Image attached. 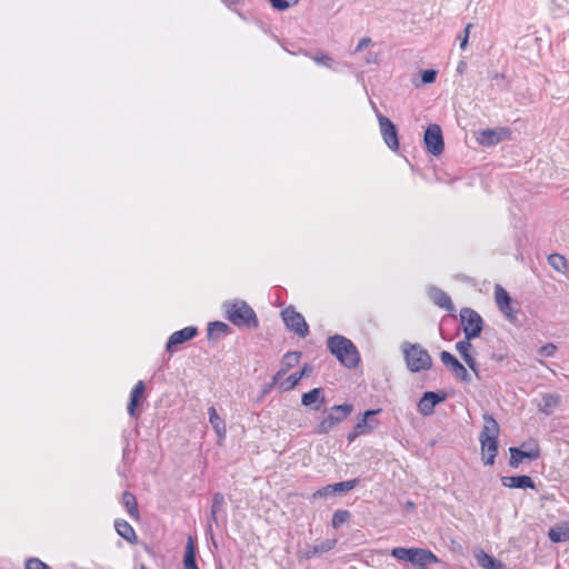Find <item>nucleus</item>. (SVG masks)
Listing matches in <instances>:
<instances>
[{
  "instance_id": "obj_1",
  "label": "nucleus",
  "mask_w": 569,
  "mask_h": 569,
  "mask_svg": "<svg viewBox=\"0 0 569 569\" xmlns=\"http://www.w3.org/2000/svg\"><path fill=\"white\" fill-rule=\"evenodd\" d=\"M226 318L239 328H258L259 321L254 310L241 299L227 300L222 303Z\"/></svg>"
},
{
  "instance_id": "obj_2",
  "label": "nucleus",
  "mask_w": 569,
  "mask_h": 569,
  "mask_svg": "<svg viewBox=\"0 0 569 569\" xmlns=\"http://www.w3.org/2000/svg\"><path fill=\"white\" fill-rule=\"evenodd\" d=\"M327 346L330 352L347 368H355L359 362V353L351 340L343 336L328 338Z\"/></svg>"
},
{
  "instance_id": "obj_3",
  "label": "nucleus",
  "mask_w": 569,
  "mask_h": 569,
  "mask_svg": "<svg viewBox=\"0 0 569 569\" xmlns=\"http://www.w3.org/2000/svg\"><path fill=\"white\" fill-rule=\"evenodd\" d=\"M401 350L405 356L406 365L411 372L426 371L431 368V356L419 343L406 341L401 345Z\"/></svg>"
},
{
  "instance_id": "obj_4",
  "label": "nucleus",
  "mask_w": 569,
  "mask_h": 569,
  "mask_svg": "<svg viewBox=\"0 0 569 569\" xmlns=\"http://www.w3.org/2000/svg\"><path fill=\"white\" fill-rule=\"evenodd\" d=\"M391 556L398 560L408 561L419 569H427L429 565L438 562V558L431 551L421 548L397 547L391 550Z\"/></svg>"
},
{
  "instance_id": "obj_5",
  "label": "nucleus",
  "mask_w": 569,
  "mask_h": 569,
  "mask_svg": "<svg viewBox=\"0 0 569 569\" xmlns=\"http://www.w3.org/2000/svg\"><path fill=\"white\" fill-rule=\"evenodd\" d=\"M460 321L467 339H475L480 336L483 328L481 316L471 308L460 310Z\"/></svg>"
},
{
  "instance_id": "obj_6",
  "label": "nucleus",
  "mask_w": 569,
  "mask_h": 569,
  "mask_svg": "<svg viewBox=\"0 0 569 569\" xmlns=\"http://www.w3.org/2000/svg\"><path fill=\"white\" fill-rule=\"evenodd\" d=\"M352 411L351 405L333 406L327 417H325L317 426V433H328L337 423L346 419Z\"/></svg>"
},
{
  "instance_id": "obj_7",
  "label": "nucleus",
  "mask_w": 569,
  "mask_h": 569,
  "mask_svg": "<svg viewBox=\"0 0 569 569\" xmlns=\"http://www.w3.org/2000/svg\"><path fill=\"white\" fill-rule=\"evenodd\" d=\"M287 328L300 337L305 338L309 333V327L303 316L297 312L292 307H288L281 312Z\"/></svg>"
},
{
  "instance_id": "obj_8",
  "label": "nucleus",
  "mask_w": 569,
  "mask_h": 569,
  "mask_svg": "<svg viewBox=\"0 0 569 569\" xmlns=\"http://www.w3.org/2000/svg\"><path fill=\"white\" fill-rule=\"evenodd\" d=\"M423 141L431 154L439 156L443 152L445 143L440 126L430 124L425 131Z\"/></svg>"
},
{
  "instance_id": "obj_9",
  "label": "nucleus",
  "mask_w": 569,
  "mask_h": 569,
  "mask_svg": "<svg viewBox=\"0 0 569 569\" xmlns=\"http://www.w3.org/2000/svg\"><path fill=\"white\" fill-rule=\"evenodd\" d=\"M509 465L512 468H518L523 459L536 460L540 457V449L537 445L527 447L526 443L521 448L511 447Z\"/></svg>"
},
{
  "instance_id": "obj_10",
  "label": "nucleus",
  "mask_w": 569,
  "mask_h": 569,
  "mask_svg": "<svg viewBox=\"0 0 569 569\" xmlns=\"http://www.w3.org/2000/svg\"><path fill=\"white\" fill-rule=\"evenodd\" d=\"M377 118L380 126V132L383 138L385 143L391 150H398L399 141H398V132L396 126L385 116L377 113Z\"/></svg>"
},
{
  "instance_id": "obj_11",
  "label": "nucleus",
  "mask_w": 569,
  "mask_h": 569,
  "mask_svg": "<svg viewBox=\"0 0 569 569\" xmlns=\"http://www.w3.org/2000/svg\"><path fill=\"white\" fill-rule=\"evenodd\" d=\"M446 399V395H440L435 391H427L420 398L418 402V411L422 416H429L433 413L435 407Z\"/></svg>"
},
{
  "instance_id": "obj_12",
  "label": "nucleus",
  "mask_w": 569,
  "mask_h": 569,
  "mask_svg": "<svg viewBox=\"0 0 569 569\" xmlns=\"http://www.w3.org/2000/svg\"><path fill=\"white\" fill-rule=\"evenodd\" d=\"M197 332V328L191 326L173 332L168 339L166 346L167 351L172 353L174 351L173 348L176 346L181 345L188 340H191L192 338L196 337Z\"/></svg>"
},
{
  "instance_id": "obj_13",
  "label": "nucleus",
  "mask_w": 569,
  "mask_h": 569,
  "mask_svg": "<svg viewBox=\"0 0 569 569\" xmlns=\"http://www.w3.org/2000/svg\"><path fill=\"white\" fill-rule=\"evenodd\" d=\"M471 339H467L465 337V340H460L456 343V350L459 352L463 361L467 363V366L473 371L477 378H479V371L477 368V362L471 355L472 343L470 342Z\"/></svg>"
},
{
  "instance_id": "obj_14",
  "label": "nucleus",
  "mask_w": 569,
  "mask_h": 569,
  "mask_svg": "<svg viewBox=\"0 0 569 569\" xmlns=\"http://www.w3.org/2000/svg\"><path fill=\"white\" fill-rule=\"evenodd\" d=\"M507 131L500 129H485L478 133L477 141L485 147H491L499 143L505 137Z\"/></svg>"
},
{
  "instance_id": "obj_15",
  "label": "nucleus",
  "mask_w": 569,
  "mask_h": 569,
  "mask_svg": "<svg viewBox=\"0 0 569 569\" xmlns=\"http://www.w3.org/2000/svg\"><path fill=\"white\" fill-rule=\"evenodd\" d=\"M479 441L485 466L493 465L498 453V439L485 438L479 439Z\"/></svg>"
},
{
  "instance_id": "obj_16",
  "label": "nucleus",
  "mask_w": 569,
  "mask_h": 569,
  "mask_svg": "<svg viewBox=\"0 0 569 569\" xmlns=\"http://www.w3.org/2000/svg\"><path fill=\"white\" fill-rule=\"evenodd\" d=\"M336 543H337L336 539H326L322 542H320L319 545L307 546L302 552V556L305 559H311L313 557H317L325 552L330 551L331 549L335 548Z\"/></svg>"
},
{
  "instance_id": "obj_17",
  "label": "nucleus",
  "mask_w": 569,
  "mask_h": 569,
  "mask_svg": "<svg viewBox=\"0 0 569 569\" xmlns=\"http://www.w3.org/2000/svg\"><path fill=\"white\" fill-rule=\"evenodd\" d=\"M483 419V427L479 435V439L485 438H491V439H498L500 427L497 422V420L489 413H485L482 416Z\"/></svg>"
},
{
  "instance_id": "obj_18",
  "label": "nucleus",
  "mask_w": 569,
  "mask_h": 569,
  "mask_svg": "<svg viewBox=\"0 0 569 569\" xmlns=\"http://www.w3.org/2000/svg\"><path fill=\"white\" fill-rule=\"evenodd\" d=\"M323 402V390L321 388H313L312 390L303 393L301 397V403L305 407H310L315 410H320Z\"/></svg>"
},
{
  "instance_id": "obj_19",
  "label": "nucleus",
  "mask_w": 569,
  "mask_h": 569,
  "mask_svg": "<svg viewBox=\"0 0 569 569\" xmlns=\"http://www.w3.org/2000/svg\"><path fill=\"white\" fill-rule=\"evenodd\" d=\"M501 482L508 488L535 489V482L529 476L502 477Z\"/></svg>"
},
{
  "instance_id": "obj_20",
  "label": "nucleus",
  "mask_w": 569,
  "mask_h": 569,
  "mask_svg": "<svg viewBox=\"0 0 569 569\" xmlns=\"http://www.w3.org/2000/svg\"><path fill=\"white\" fill-rule=\"evenodd\" d=\"M143 392H144V383H143V381L140 380L133 387L131 395H130V400L128 403V413L133 418H137L139 415L137 411V407H138L141 398L143 397Z\"/></svg>"
},
{
  "instance_id": "obj_21",
  "label": "nucleus",
  "mask_w": 569,
  "mask_h": 569,
  "mask_svg": "<svg viewBox=\"0 0 569 569\" xmlns=\"http://www.w3.org/2000/svg\"><path fill=\"white\" fill-rule=\"evenodd\" d=\"M429 297L433 301L435 305L438 307L447 310V311H453L455 307L450 299V297L438 288H431L429 290Z\"/></svg>"
},
{
  "instance_id": "obj_22",
  "label": "nucleus",
  "mask_w": 569,
  "mask_h": 569,
  "mask_svg": "<svg viewBox=\"0 0 569 569\" xmlns=\"http://www.w3.org/2000/svg\"><path fill=\"white\" fill-rule=\"evenodd\" d=\"M548 537L552 542L569 541V522H562L551 527Z\"/></svg>"
},
{
  "instance_id": "obj_23",
  "label": "nucleus",
  "mask_w": 569,
  "mask_h": 569,
  "mask_svg": "<svg viewBox=\"0 0 569 569\" xmlns=\"http://www.w3.org/2000/svg\"><path fill=\"white\" fill-rule=\"evenodd\" d=\"M310 371L311 369L307 365H305L301 371L290 375L284 381H282L279 385V388L282 391H289L293 389L305 376H308L310 373Z\"/></svg>"
},
{
  "instance_id": "obj_24",
  "label": "nucleus",
  "mask_w": 569,
  "mask_h": 569,
  "mask_svg": "<svg viewBox=\"0 0 569 569\" xmlns=\"http://www.w3.org/2000/svg\"><path fill=\"white\" fill-rule=\"evenodd\" d=\"M114 528L118 535L126 539L128 542L133 543L137 541V535L134 532V529L128 521L118 519L114 522Z\"/></svg>"
},
{
  "instance_id": "obj_25",
  "label": "nucleus",
  "mask_w": 569,
  "mask_h": 569,
  "mask_svg": "<svg viewBox=\"0 0 569 569\" xmlns=\"http://www.w3.org/2000/svg\"><path fill=\"white\" fill-rule=\"evenodd\" d=\"M208 413L209 422L217 432V435L219 436V438H224L227 431L224 420L220 418L213 406L209 407Z\"/></svg>"
},
{
  "instance_id": "obj_26",
  "label": "nucleus",
  "mask_w": 569,
  "mask_h": 569,
  "mask_svg": "<svg viewBox=\"0 0 569 569\" xmlns=\"http://www.w3.org/2000/svg\"><path fill=\"white\" fill-rule=\"evenodd\" d=\"M301 358V353L298 351L287 352L282 360V368L277 372L274 380H277L280 376L284 375L288 369L295 367Z\"/></svg>"
},
{
  "instance_id": "obj_27",
  "label": "nucleus",
  "mask_w": 569,
  "mask_h": 569,
  "mask_svg": "<svg viewBox=\"0 0 569 569\" xmlns=\"http://www.w3.org/2000/svg\"><path fill=\"white\" fill-rule=\"evenodd\" d=\"M378 411L376 410H368L365 412L361 420H359L356 425L358 432L367 433L375 429L378 425L377 421L371 420L370 418L375 416Z\"/></svg>"
},
{
  "instance_id": "obj_28",
  "label": "nucleus",
  "mask_w": 569,
  "mask_h": 569,
  "mask_svg": "<svg viewBox=\"0 0 569 569\" xmlns=\"http://www.w3.org/2000/svg\"><path fill=\"white\" fill-rule=\"evenodd\" d=\"M559 403V397L555 393H546L541 397L539 402V410L546 415L552 413L553 409Z\"/></svg>"
},
{
  "instance_id": "obj_29",
  "label": "nucleus",
  "mask_w": 569,
  "mask_h": 569,
  "mask_svg": "<svg viewBox=\"0 0 569 569\" xmlns=\"http://www.w3.org/2000/svg\"><path fill=\"white\" fill-rule=\"evenodd\" d=\"M230 327L221 321H213L208 326V337L210 339H219L220 337L228 335Z\"/></svg>"
},
{
  "instance_id": "obj_30",
  "label": "nucleus",
  "mask_w": 569,
  "mask_h": 569,
  "mask_svg": "<svg viewBox=\"0 0 569 569\" xmlns=\"http://www.w3.org/2000/svg\"><path fill=\"white\" fill-rule=\"evenodd\" d=\"M183 567L184 569H199L196 562V548L191 538H189L186 546Z\"/></svg>"
},
{
  "instance_id": "obj_31",
  "label": "nucleus",
  "mask_w": 569,
  "mask_h": 569,
  "mask_svg": "<svg viewBox=\"0 0 569 569\" xmlns=\"http://www.w3.org/2000/svg\"><path fill=\"white\" fill-rule=\"evenodd\" d=\"M495 300L498 309L508 308V305H511V297L500 284L495 287Z\"/></svg>"
},
{
  "instance_id": "obj_32",
  "label": "nucleus",
  "mask_w": 569,
  "mask_h": 569,
  "mask_svg": "<svg viewBox=\"0 0 569 569\" xmlns=\"http://www.w3.org/2000/svg\"><path fill=\"white\" fill-rule=\"evenodd\" d=\"M122 503L127 508L129 515L132 518H138L139 511H138L137 500H136V497L131 492H129V491L123 492Z\"/></svg>"
},
{
  "instance_id": "obj_33",
  "label": "nucleus",
  "mask_w": 569,
  "mask_h": 569,
  "mask_svg": "<svg viewBox=\"0 0 569 569\" xmlns=\"http://www.w3.org/2000/svg\"><path fill=\"white\" fill-rule=\"evenodd\" d=\"M478 562L481 567L486 569H503V565L501 561L495 559L493 557L485 552L478 556Z\"/></svg>"
},
{
  "instance_id": "obj_34",
  "label": "nucleus",
  "mask_w": 569,
  "mask_h": 569,
  "mask_svg": "<svg viewBox=\"0 0 569 569\" xmlns=\"http://www.w3.org/2000/svg\"><path fill=\"white\" fill-rule=\"evenodd\" d=\"M548 262L558 272L563 273L567 270V260L561 254H550L548 257Z\"/></svg>"
},
{
  "instance_id": "obj_35",
  "label": "nucleus",
  "mask_w": 569,
  "mask_h": 569,
  "mask_svg": "<svg viewBox=\"0 0 569 569\" xmlns=\"http://www.w3.org/2000/svg\"><path fill=\"white\" fill-rule=\"evenodd\" d=\"M351 517V513L350 511L348 510H337L335 511V513L332 515V519H331V525L333 528H339L341 527L343 523H346Z\"/></svg>"
},
{
  "instance_id": "obj_36",
  "label": "nucleus",
  "mask_w": 569,
  "mask_h": 569,
  "mask_svg": "<svg viewBox=\"0 0 569 569\" xmlns=\"http://www.w3.org/2000/svg\"><path fill=\"white\" fill-rule=\"evenodd\" d=\"M359 483V479H351L348 481L337 482L332 483V489L335 490L336 495H340L347 491H350L357 487Z\"/></svg>"
},
{
  "instance_id": "obj_37",
  "label": "nucleus",
  "mask_w": 569,
  "mask_h": 569,
  "mask_svg": "<svg viewBox=\"0 0 569 569\" xmlns=\"http://www.w3.org/2000/svg\"><path fill=\"white\" fill-rule=\"evenodd\" d=\"M453 373V376L463 381V382H470L471 381V376L469 375V372L467 371L466 367L460 362L459 366H456V368L451 371Z\"/></svg>"
},
{
  "instance_id": "obj_38",
  "label": "nucleus",
  "mask_w": 569,
  "mask_h": 569,
  "mask_svg": "<svg viewBox=\"0 0 569 569\" xmlns=\"http://www.w3.org/2000/svg\"><path fill=\"white\" fill-rule=\"evenodd\" d=\"M299 1L300 0H269L272 8L279 11L287 10L291 6L297 4Z\"/></svg>"
},
{
  "instance_id": "obj_39",
  "label": "nucleus",
  "mask_w": 569,
  "mask_h": 569,
  "mask_svg": "<svg viewBox=\"0 0 569 569\" xmlns=\"http://www.w3.org/2000/svg\"><path fill=\"white\" fill-rule=\"evenodd\" d=\"M223 506H224L223 495L220 492L214 493L213 498H212V506H211L212 513H219V511L222 509Z\"/></svg>"
},
{
  "instance_id": "obj_40",
  "label": "nucleus",
  "mask_w": 569,
  "mask_h": 569,
  "mask_svg": "<svg viewBox=\"0 0 569 569\" xmlns=\"http://www.w3.org/2000/svg\"><path fill=\"white\" fill-rule=\"evenodd\" d=\"M332 485H327L320 489H318L313 495H312V498L313 499H317V498H328V497H331V496H335V490L332 489Z\"/></svg>"
},
{
  "instance_id": "obj_41",
  "label": "nucleus",
  "mask_w": 569,
  "mask_h": 569,
  "mask_svg": "<svg viewBox=\"0 0 569 569\" xmlns=\"http://www.w3.org/2000/svg\"><path fill=\"white\" fill-rule=\"evenodd\" d=\"M26 569H51L47 563L38 558H30L26 561Z\"/></svg>"
},
{
  "instance_id": "obj_42",
  "label": "nucleus",
  "mask_w": 569,
  "mask_h": 569,
  "mask_svg": "<svg viewBox=\"0 0 569 569\" xmlns=\"http://www.w3.org/2000/svg\"><path fill=\"white\" fill-rule=\"evenodd\" d=\"M505 316L506 318L512 322V323H517L518 321V311L515 310L511 305H508V308H502V309H499Z\"/></svg>"
},
{
  "instance_id": "obj_43",
  "label": "nucleus",
  "mask_w": 569,
  "mask_h": 569,
  "mask_svg": "<svg viewBox=\"0 0 569 569\" xmlns=\"http://www.w3.org/2000/svg\"><path fill=\"white\" fill-rule=\"evenodd\" d=\"M505 316L506 318L512 322V323H517L518 321V311L515 310L511 305H508V308H502V309H499Z\"/></svg>"
},
{
  "instance_id": "obj_44",
  "label": "nucleus",
  "mask_w": 569,
  "mask_h": 569,
  "mask_svg": "<svg viewBox=\"0 0 569 569\" xmlns=\"http://www.w3.org/2000/svg\"><path fill=\"white\" fill-rule=\"evenodd\" d=\"M557 351V347L553 343H547L539 348L538 353L542 357H552Z\"/></svg>"
},
{
  "instance_id": "obj_45",
  "label": "nucleus",
  "mask_w": 569,
  "mask_h": 569,
  "mask_svg": "<svg viewBox=\"0 0 569 569\" xmlns=\"http://www.w3.org/2000/svg\"><path fill=\"white\" fill-rule=\"evenodd\" d=\"M436 78H437V71L432 70V69L425 70L421 73V81L423 83H432V82H435Z\"/></svg>"
},
{
  "instance_id": "obj_46",
  "label": "nucleus",
  "mask_w": 569,
  "mask_h": 569,
  "mask_svg": "<svg viewBox=\"0 0 569 569\" xmlns=\"http://www.w3.org/2000/svg\"><path fill=\"white\" fill-rule=\"evenodd\" d=\"M313 61L318 64H323L327 67L331 66L332 59L326 53H320L313 57Z\"/></svg>"
},
{
  "instance_id": "obj_47",
  "label": "nucleus",
  "mask_w": 569,
  "mask_h": 569,
  "mask_svg": "<svg viewBox=\"0 0 569 569\" xmlns=\"http://www.w3.org/2000/svg\"><path fill=\"white\" fill-rule=\"evenodd\" d=\"M472 28V23H468L463 30V36L459 37L460 39V49L465 50L468 44L470 29Z\"/></svg>"
},
{
  "instance_id": "obj_48",
  "label": "nucleus",
  "mask_w": 569,
  "mask_h": 569,
  "mask_svg": "<svg viewBox=\"0 0 569 569\" xmlns=\"http://www.w3.org/2000/svg\"><path fill=\"white\" fill-rule=\"evenodd\" d=\"M370 44H371V39L368 37H365V38L360 39V41L358 42V44L355 49V52H360L363 49L368 48Z\"/></svg>"
},
{
  "instance_id": "obj_49",
  "label": "nucleus",
  "mask_w": 569,
  "mask_h": 569,
  "mask_svg": "<svg viewBox=\"0 0 569 569\" xmlns=\"http://www.w3.org/2000/svg\"><path fill=\"white\" fill-rule=\"evenodd\" d=\"M453 355H451L449 351H442L440 353V360L446 366L451 359Z\"/></svg>"
},
{
  "instance_id": "obj_50",
  "label": "nucleus",
  "mask_w": 569,
  "mask_h": 569,
  "mask_svg": "<svg viewBox=\"0 0 569 569\" xmlns=\"http://www.w3.org/2000/svg\"><path fill=\"white\" fill-rule=\"evenodd\" d=\"M460 362L459 360L453 356L452 359L446 365V367H448L450 369V371H452L456 366H459Z\"/></svg>"
},
{
  "instance_id": "obj_51",
  "label": "nucleus",
  "mask_w": 569,
  "mask_h": 569,
  "mask_svg": "<svg viewBox=\"0 0 569 569\" xmlns=\"http://www.w3.org/2000/svg\"><path fill=\"white\" fill-rule=\"evenodd\" d=\"M460 362L459 360L453 356L452 359L446 365V367H448L450 369V371H452L456 366H459Z\"/></svg>"
},
{
  "instance_id": "obj_52",
  "label": "nucleus",
  "mask_w": 569,
  "mask_h": 569,
  "mask_svg": "<svg viewBox=\"0 0 569 569\" xmlns=\"http://www.w3.org/2000/svg\"><path fill=\"white\" fill-rule=\"evenodd\" d=\"M360 435H362V432H358L357 427H355L353 431L348 435L347 439L349 442H352Z\"/></svg>"
},
{
  "instance_id": "obj_53",
  "label": "nucleus",
  "mask_w": 569,
  "mask_h": 569,
  "mask_svg": "<svg viewBox=\"0 0 569 569\" xmlns=\"http://www.w3.org/2000/svg\"><path fill=\"white\" fill-rule=\"evenodd\" d=\"M217 516H218V513H212L211 512L210 521L217 522Z\"/></svg>"
},
{
  "instance_id": "obj_54",
  "label": "nucleus",
  "mask_w": 569,
  "mask_h": 569,
  "mask_svg": "<svg viewBox=\"0 0 569 569\" xmlns=\"http://www.w3.org/2000/svg\"><path fill=\"white\" fill-rule=\"evenodd\" d=\"M407 505H408V507H412L413 506V503L410 502V501Z\"/></svg>"
},
{
  "instance_id": "obj_55",
  "label": "nucleus",
  "mask_w": 569,
  "mask_h": 569,
  "mask_svg": "<svg viewBox=\"0 0 569 569\" xmlns=\"http://www.w3.org/2000/svg\"><path fill=\"white\" fill-rule=\"evenodd\" d=\"M238 0H230L231 3H236Z\"/></svg>"
},
{
  "instance_id": "obj_56",
  "label": "nucleus",
  "mask_w": 569,
  "mask_h": 569,
  "mask_svg": "<svg viewBox=\"0 0 569 569\" xmlns=\"http://www.w3.org/2000/svg\"><path fill=\"white\" fill-rule=\"evenodd\" d=\"M141 569H147L143 565L141 566Z\"/></svg>"
}]
</instances>
